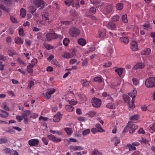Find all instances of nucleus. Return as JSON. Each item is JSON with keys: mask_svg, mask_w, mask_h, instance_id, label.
I'll return each instance as SVG.
<instances>
[{"mask_svg": "<svg viewBox=\"0 0 155 155\" xmlns=\"http://www.w3.org/2000/svg\"><path fill=\"white\" fill-rule=\"evenodd\" d=\"M78 43L81 46H84L86 43V40L83 38L79 39L78 40Z\"/></svg>", "mask_w": 155, "mask_h": 155, "instance_id": "28", "label": "nucleus"}, {"mask_svg": "<svg viewBox=\"0 0 155 155\" xmlns=\"http://www.w3.org/2000/svg\"><path fill=\"white\" fill-rule=\"evenodd\" d=\"M69 33L71 36L76 37L79 35L80 31L78 28L72 27L69 29Z\"/></svg>", "mask_w": 155, "mask_h": 155, "instance_id": "4", "label": "nucleus"}, {"mask_svg": "<svg viewBox=\"0 0 155 155\" xmlns=\"http://www.w3.org/2000/svg\"><path fill=\"white\" fill-rule=\"evenodd\" d=\"M146 86L148 88H152L155 87V77H150L145 81Z\"/></svg>", "mask_w": 155, "mask_h": 155, "instance_id": "3", "label": "nucleus"}, {"mask_svg": "<svg viewBox=\"0 0 155 155\" xmlns=\"http://www.w3.org/2000/svg\"><path fill=\"white\" fill-rule=\"evenodd\" d=\"M55 91V89L50 88L48 90L46 94L43 93L42 95L44 98L48 99L51 97V95L54 94Z\"/></svg>", "mask_w": 155, "mask_h": 155, "instance_id": "7", "label": "nucleus"}, {"mask_svg": "<svg viewBox=\"0 0 155 155\" xmlns=\"http://www.w3.org/2000/svg\"><path fill=\"white\" fill-rule=\"evenodd\" d=\"M30 113L31 111L30 110H25L22 113L21 115L23 117H27Z\"/></svg>", "mask_w": 155, "mask_h": 155, "instance_id": "32", "label": "nucleus"}, {"mask_svg": "<svg viewBox=\"0 0 155 155\" xmlns=\"http://www.w3.org/2000/svg\"><path fill=\"white\" fill-rule=\"evenodd\" d=\"M90 132V130L89 129L84 130L82 132V134L84 136H86L89 134Z\"/></svg>", "mask_w": 155, "mask_h": 155, "instance_id": "49", "label": "nucleus"}, {"mask_svg": "<svg viewBox=\"0 0 155 155\" xmlns=\"http://www.w3.org/2000/svg\"><path fill=\"white\" fill-rule=\"evenodd\" d=\"M15 43L18 45H22L24 41L20 37H16L14 39Z\"/></svg>", "mask_w": 155, "mask_h": 155, "instance_id": "21", "label": "nucleus"}, {"mask_svg": "<svg viewBox=\"0 0 155 155\" xmlns=\"http://www.w3.org/2000/svg\"><path fill=\"white\" fill-rule=\"evenodd\" d=\"M112 63L110 61H108L107 63H105L104 64L103 66L104 68H107L111 66Z\"/></svg>", "mask_w": 155, "mask_h": 155, "instance_id": "52", "label": "nucleus"}, {"mask_svg": "<svg viewBox=\"0 0 155 155\" xmlns=\"http://www.w3.org/2000/svg\"><path fill=\"white\" fill-rule=\"evenodd\" d=\"M143 26L144 28L147 30H149L152 28V27L149 22H147L145 23L143 25Z\"/></svg>", "mask_w": 155, "mask_h": 155, "instance_id": "23", "label": "nucleus"}, {"mask_svg": "<svg viewBox=\"0 0 155 155\" xmlns=\"http://www.w3.org/2000/svg\"><path fill=\"white\" fill-rule=\"evenodd\" d=\"M137 93V91L135 90H134L133 91H132L129 94V96L132 97V104H133V103L134 102V98L136 96Z\"/></svg>", "mask_w": 155, "mask_h": 155, "instance_id": "18", "label": "nucleus"}, {"mask_svg": "<svg viewBox=\"0 0 155 155\" xmlns=\"http://www.w3.org/2000/svg\"><path fill=\"white\" fill-rule=\"evenodd\" d=\"M132 80L134 85H137L139 84V81L137 79H136L135 78H134L132 79Z\"/></svg>", "mask_w": 155, "mask_h": 155, "instance_id": "56", "label": "nucleus"}, {"mask_svg": "<svg viewBox=\"0 0 155 155\" xmlns=\"http://www.w3.org/2000/svg\"><path fill=\"white\" fill-rule=\"evenodd\" d=\"M0 8L6 12H8V9L3 5L1 4H0Z\"/></svg>", "mask_w": 155, "mask_h": 155, "instance_id": "59", "label": "nucleus"}, {"mask_svg": "<svg viewBox=\"0 0 155 155\" xmlns=\"http://www.w3.org/2000/svg\"><path fill=\"white\" fill-rule=\"evenodd\" d=\"M34 66V65L33 64H29L28 66H27V69L29 73H32L33 72V69L32 68Z\"/></svg>", "mask_w": 155, "mask_h": 155, "instance_id": "31", "label": "nucleus"}, {"mask_svg": "<svg viewBox=\"0 0 155 155\" xmlns=\"http://www.w3.org/2000/svg\"><path fill=\"white\" fill-rule=\"evenodd\" d=\"M46 36V40L49 42L53 39L57 38V35L55 33H47Z\"/></svg>", "mask_w": 155, "mask_h": 155, "instance_id": "8", "label": "nucleus"}, {"mask_svg": "<svg viewBox=\"0 0 155 155\" xmlns=\"http://www.w3.org/2000/svg\"><path fill=\"white\" fill-rule=\"evenodd\" d=\"M16 118L18 122H20L23 120V117L22 115L21 116L17 115L16 117Z\"/></svg>", "mask_w": 155, "mask_h": 155, "instance_id": "55", "label": "nucleus"}, {"mask_svg": "<svg viewBox=\"0 0 155 155\" xmlns=\"http://www.w3.org/2000/svg\"><path fill=\"white\" fill-rule=\"evenodd\" d=\"M8 141V140L6 138H2L0 139V144L6 143Z\"/></svg>", "mask_w": 155, "mask_h": 155, "instance_id": "57", "label": "nucleus"}, {"mask_svg": "<svg viewBox=\"0 0 155 155\" xmlns=\"http://www.w3.org/2000/svg\"><path fill=\"white\" fill-rule=\"evenodd\" d=\"M61 118V115L59 112L54 116L53 120L54 122H58L60 120Z\"/></svg>", "mask_w": 155, "mask_h": 155, "instance_id": "15", "label": "nucleus"}, {"mask_svg": "<svg viewBox=\"0 0 155 155\" xmlns=\"http://www.w3.org/2000/svg\"><path fill=\"white\" fill-rule=\"evenodd\" d=\"M10 19L12 21L13 23H17V19L14 17L11 16L10 17Z\"/></svg>", "mask_w": 155, "mask_h": 155, "instance_id": "61", "label": "nucleus"}, {"mask_svg": "<svg viewBox=\"0 0 155 155\" xmlns=\"http://www.w3.org/2000/svg\"><path fill=\"white\" fill-rule=\"evenodd\" d=\"M50 15L48 14H44L42 16V20L41 24L45 25H48L50 24L52 20Z\"/></svg>", "mask_w": 155, "mask_h": 155, "instance_id": "2", "label": "nucleus"}, {"mask_svg": "<svg viewBox=\"0 0 155 155\" xmlns=\"http://www.w3.org/2000/svg\"><path fill=\"white\" fill-rule=\"evenodd\" d=\"M130 48L133 51H136L138 49L137 43L135 41H133L130 44Z\"/></svg>", "mask_w": 155, "mask_h": 155, "instance_id": "19", "label": "nucleus"}, {"mask_svg": "<svg viewBox=\"0 0 155 155\" xmlns=\"http://www.w3.org/2000/svg\"><path fill=\"white\" fill-rule=\"evenodd\" d=\"M12 150L9 148H6L3 150L4 153L6 154H10Z\"/></svg>", "mask_w": 155, "mask_h": 155, "instance_id": "50", "label": "nucleus"}, {"mask_svg": "<svg viewBox=\"0 0 155 155\" xmlns=\"http://www.w3.org/2000/svg\"><path fill=\"white\" fill-rule=\"evenodd\" d=\"M137 93V91L135 90H134L133 91H132L129 94V96L132 97V104H133V103L134 102V98L136 96Z\"/></svg>", "mask_w": 155, "mask_h": 155, "instance_id": "17", "label": "nucleus"}, {"mask_svg": "<svg viewBox=\"0 0 155 155\" xmlns=\"http://www.w3.org/2000/svg\"><path fill=\"white\" fill-rule=\"evenodd\" d=\"M92 154L93 155H102V154L98 150L96 149H94L92 151Z\"/></svg>", "mask_w": 155, "mask_h": 155, "instance_id": "48", "label": "nucleus"}, {"mask_svg": "<svg viewBox=\"0 0 155 155\" xmlns=\"http://www.w3.org/2000/svg\"><path fill=\"white\" fill-rule=\"evenodd\" d=\"M106 31L104 29H103L101 30L99 32V35L100 38H104L106 35Z\"/></svg>", "mask_w": 155, "mask_h": 155, "instance_id": "24", "label": "nucleus"}, {"mask_svg": "<svg viewBox=\"0 0 155 155\" xmlns=\"http://www.w3.org/2000/svg\"><path fill=\"white\" fill-rule=\"evenodd\" d=\"M5 3L6 5L10 6L12 4V2L11 0H7Z\"/></svg>", "mask_w": 155, "mask_h": 155, "instance_id": "60", "label": "nucleus"}, {"mask_svg": "<svg viewBox=\"0 0 155 155\" xmlns=\"http://www.w3.org/2000/svg\"><path fill=\"white\" fill-rule=\"evenodd\" d=\"M120 40L122 42L125 44H127L129 41V39L128 37H122L120 38Z\"/></svg>", "mask_w": 155, "mask_h": 155, "instance_id": "25", "label": "nucleus"}, {"mask_svg": "<svg viewBox=\"0 0 155 155\" xmlns=\"http://www.w3.org/2000/svg\"><path fill=\"white\" fill-rule=\"evenodd\" d=\"M17 61L20 64H22L24 65L25 64V63L20 58H18Z\"/></svg>", "mask_w": 155, "mask_h": 155, "instance_id": "63", "label": "nucleus"}, {"mask_svg": "<svg viewBox=\"0 0 155 155\" xmlns=\"http://www.w3.org/2000/svg\"><path fill=\"white\" fill-rule=\"evenodd\" d=\"M113 7L112 5L108 4L102 9L101 12L104 14H108L112 12Z\"/></svg>", "mask_w": 155, "mask_h": 155, "instance_id": "5", "label": "nucleus"}, {"mask_svg": "<svg viewBox=\"0 0 155 155\" xmlns=\"http://www.w3.org/2000/svg\"><path fill=\"white\" fill-rule=\"evenodd\" d=\"M42 140L45 145H47L48 144V141L46 137H43L42 138Z\"/></svg>", "mask_w": 155, "mask_h": 155, "instance_id": "51", "label": "nucleus"}, {"mask_svg": "<svg viewBox=\"0 0 155 155\" xmlns=\"http://www.w3.org/2000/svg\"><path fill=\"white\" fill-rule=\"evenodd\" d=\"M64 130L68 135H71L73 131L71 128L66 127L64 128Z\"/></svg>", "mask_w": 155, "mask_h": 155, "instance_id": "35", "label": "nucleus"}, {"mask_svg": "<svg viewBox=\"0 0 155 155\" xmlns=\"http://www.w3.org/2000/svg\"><path fill=\"white\" fill-rule=\"evenodd\" d=\"M74 0H66L64 2L65 4L68 6H70L71 5L72 7H74Z\"/></svg>", "mask_w": 155, "mask_h": 155, "instance_id": "26", "label": "nucleus"}, {"mask_svg": "<svg viewBox=\"0 0 155 155\" xmlns=\"http://www.w3.org/2000/svg\"><path fill=\"white\" fill-rule=\"evenodd\" d=\"M106 26L108 28L112 30H115L116 29L115 24L113 22H108Z\"/></svg>", "mask_w": 155, "mask_h": 155, "instance_id": "14", "label": "nucleus"}, {"mask_svg": "<svg viewBox=\"0 0 155 155\" xmlns=\"http://www.w3.org/2000/svg\"><path fill=\"white\" fill-rule=\"evenodd\" d=\"M115 71L118 74L119 76H121L123 72V69L122 68H119L115 70Z\"/></svg>", "mask_w": 155, "mask_h": 155, "instance_id": "34", "label": "nucleus"}, {"mask_svg": "<svg viewBox=\"0 0 155 155\" xmlns=\"http://www.w3.org/2000/svg\"><path fill=\"white\" fill-rule=\"evenodd\" d=\"M69 42V39L67 38H65L63 41V45L66 46H67L68 45Z\"/></svg>", "mask_w": 155, "mask_h": 155, "instance_id": "45", "label": "nucleus"}, {"mask_svg": "<svg viewBox=\"0 0 155 155\" xmlns=\"http://www.w3.org/2000/svg\"><path fill=\"white\" fill-rule=\"evenodd\" d=\"M39 143L38 140L36 139H31L28 141V144L32 147L37 146L38 144Z\"/></svg>", "mask_w": 155, "mask_h": 155, "instance_id": "13", "label": "nucleus"}, {"mask_svg": "<svg viewBox=\"0 0 155 155\" xmlns=\"http://www.w3.org/2000/svg\"><path fill=\"white\" fill-rule=\"evenodd\" d=\"M70 148L71 150L73 151L81 150L84 149V148L82 147L79 146H70Z\"/></svg>", "mask_w": 155, "mask_h": 155, "instance_id": "16", "label": "nucleus"}, {"mask_svg": "<svg viewBox=\"0 0 155 155\" xmlns=\"http://www.w3.org/2000/svg\"><path fill=\"white\" fill-rule=\"evenodd\" d=\"M96 128L98 132L102 133L105 132L104 130L103 129L101 125L99 124H97L95 125Z\"/></svg>", "mask_w": 155, "mask_h": 155, "instance_id": "29", "label": "nucleus"}, {"mask_svg": "<svg viewBox=\"0 0 155 155\" xmlns=\"http://www.w3.org/2000/svg\"><path fill=\"white\" fill-rule=\"evenodd\" d=\"M121 20L124 23H127L128 22V21L126 14L123 15L122 16Z\"/></svg>", "mask_w": 155, "mask_h": 155, "instance_id": "40", "label": "nucleus"}, {"mask_svg": "<svg viewBox=\"0 0 155 155\" xmlns=\"http://www.w3.org/2000/svg\"><path fill=\"white\" fill-rule=\"evenodd\" d=\"M94 82H97L100 83L102 82V77L101 76L96 77L94 79Z\"/></svg>", "mask_w": 155, "mask_h": 155, "instance_id": "33", "label": "nucleus"}, {"mask_svg": "<svg viewBox=\"0 0 155 155\" xmlns=\"http://www.w3.org/2000/svg\"><path fill=\"white\" fill-rule=\"evenodd\" d=\"M75 51L73 49L72 52L69 53L67 52H64L62 55V57L66 58H70L73 57L75 54Z\"/></svg>", "mask_w": 155, "mask_h": 155, "instance_id": "11", "label": "nucleus"}, {"mask_svg": "<svg viewBox=\"0 0 155 155\" xmlns=\"http://www.w3.org/2000/svg\"><path fill=\"white\" fill-rule=\"evenodd\" d=\"M92 105L95 107H99L101 104V99L96 97H93L91 101Z\"/></svg>", "mask_w": 155, "mask_h": 155, "instance_id": "6", "label": "nucleus"}, {"mask_svg": "<svg viewBox=\"0 0 155 155\" xmlns=\"http://www.w3.org/2000/svg\"><path fill=\"white\" fill-rule=\"evenodd\" d=\"M33 3L38 8L41 7V8H43L45 7L44 2L42 0H34Z\"/></svg>", "mask_w": 155, "mask_h": 155, "instance_id": "10", "label": "nucleus"}, {"mask_svg": "<svg viewBox=\"0 0 155 155\" xmlns=\"http://www.w3.org/2000/svg\"><path fill=\"white\" fill-rule=\"evenodd\" d=\"M96 114V113L94 111H91L88 112V115L89 117H93Z\"/></svg>", "mask_w": 155, "mask_h": 155, "instance_id": "54", "label": "nucleus"}, {"mask_svg": "<svg viewBox=\"0 0 155 155\" xmlns=\"http://www.w3.org/2000/svg\"><path fill=\"white\" fill-rule=\"evenodd\" d=\"M18 32L20 36H23L25 35L24 31L22 28H20Z\"/></svg>", "mask_w": 155, "mask_h": 155, "instance_id": "58", "label": "nucleus"}, {"mask_svg": "<svg viewBox=\"0 0 155 155\" xmlns=\"http://www.w3.org/2000/svg\"><path fill=\"white\" fill-rule=\"evenodd\" d=\"M137 133L138 134H144L145 132L142 128H140L138 131Z\"/></svg>", "mask_w": 155, "mask_h": 155, "instance_id": "64", "label": "nucleus"}, {"mask_svg": "<svg viewBox=\"0 0 155 155\" xmlns=\"http://www.w3.org/2000/svg\"><path fill=\"white\" fill-rule=\"evenodd\" d=\"M80 82L83 86L87 87L89 85V82L86 79H81Z\"/></svg>", "mask_w": 155, "mask_h": 155, "instance_id": "27", "label": "nucleus"}, {"mask_svg": "<svg viewBox=\"0 0 155 155\" xmlns=\"http://www.w3.org/2000/svg\"><path fill=\"white\" fill-rule=\"evenodd\" d=\"M47 137L50 140L54 142L58 143L61 141V139L57 138L52 134L48 135Z\"/></svg>", "mask_w": 155, "mask_h": 155, "instance_id": "12", "label": "nucleus"}, {"mask_svg": "<svg viewBox=\"0 0 155 155\" xmlns=\"http://www.w3.org/2000/svg\"><path fill=\"white\" fill-rule=\"evenodd\" d=\"M96 9L94 7H91L89 10V13L93 15L96 12Z\"/></svg>", "mask_w": 155, "mask_h": 155, "instance_id": "44", "label": "nucleus"}, {"mask_svg": "<svg viewBox=\"0 0 155 155\" xmlns=\"http://www.w3.org/2000/svg\"><path fill=\"white\" fill-rule=\"evenodd\" d=\"M28 10L30 13L33 14L36 10V8L34 6H31L28 7Z\"/></svg>", "mask_w": 155, "mask_h": 155, "instance_id": "36", "label": "nucleus"}, {"mask_svg": "<svg viewBox=\"0 0 155 155\" xmlns=\"http://www.w3.org/2000/svg\"><path fill=\"white\" fill-rule=\"evenodd\" d=\"M111 141L115 142L114 145L116 146L117 145L119 144L120 142V140L118 139L117 137H114L111 140Z\"/></svg>", "mask_w": 155, "mask_h": 155, "instance_id": "38", "label": "nucleus"}, {"mask_svg": "<svg viewBox=\"0 0 155 155\" xmlns=\"http://www.w3.org/2000/svg\"><path fill=\"white\" fill-rule=\"evenodd\" d=\"M65 109L68 112H72L73 110L74 107L70 105H66L65 106Z\"/></svg>", "mask_w": 155, "mask_h": 155, "instance_id": "39", "label": "nucleus"}, {"mask_svg": "<svg viewBox=\"0 0 155 155\" xmlns=\"http://www.w3.org/2000/svg\"><path fill=\"white\" fill-rule=\"evenodd\" d=\"M139 116L138 114H135L130 117V119L131 120H137L138 119Z\"/></svg>", "mask_w": 155, "mask_h": 155, "instance_id": "42", "label": "nucleus"}, {"mask_svg": "<svg viewBox=\"0 0 155 155\" xmlns=\"http://www.w3.org/2000/svg\"><path fill=\"white\" fill-rule=\"evenodd\" d=\"M117 104L116 105L114 103L111 102L108 103L106 105V107L110 109H114L115 108Z\"/></svg>", "mask_w": 155, "mask_h": 155, "instance_id": "22", "label": "nucleus"}, {"mask_svg": "<svg viewBox=\"0 0 155 155\" xmlns=\"http://www.w3.org/2000/svg\"><path fill=\"white\" fill-rule=\"evenodd\" d=\"M144 66V64L142 63H139L137 64L134 66L135 69L138 68H142Z\"/></svg>", "mask_w": 155, "mask_h": 155, "instance_id": "30", "label": "nucleus"}, {"mask_svg": "<svg viewBox=\"0 0 155 155\" xmlns=\"http://www.w3.org/2000/svg\"><path fill=\"white\" fill-rule=\"evenodd\" d=\"M18 153L15 150H12L10 155H18Z\"/></svg>", "mask_w": 155, "mask_h": 155, "instance_id": "62", "label": "nucleus"}, {"mask_svg": "<svg viewBox=\"0 0 155 155\" xmlns=\"http://www.w3.org/2000/svg\"><path fill=\"white\" fill-rule=\"evenodd\" d=\"M20 14L22 18H25L26 15V11L23 8H21L20 10Z\"/></svg>", "mask_w": 155, "mask_h": 155, "instance_id": "37", "label": "nucleus"}, {"mask_svg": "<svg viewBox=\"0 0 155 155\" xmlns=\"http://www.w3.org/2000/svg\"><path fill=\"white\" fill-rule=\"evenodd\" d=\"M120 17L118 15H115L113 16L112 19L113 21H116L119 20Z\"/></svg>", "mask_w": 155, "mask_h": 155, "instance_id": "46", "label": "nucleus"}, {"mask_svg": "<svg viewBox=\"0 0 155 155\" xmlns=\"http://www.w3.org/2000/svg\"><path fill=\"white\" fill-rule=\"evenodd\" d=\"M44 46L45 48L48 50H50L54 48V47L51 45L47 44H45L44 45Z\"/></svg>", "mask_w": 155, "mask_h": 155, "instance_id": "47", "label": "nucleus"}, {"mask_svg": "<svg viewBox=\"0 0 155 155\" xmlns=\"http://www.w3.org/2000/svg\"><path fill=\"white\" fill-rule=\"evenodd\" d=\"M151 51V50L150 48H147L142 51L141 52V54L142 55H148L150 54Z\"/></svg>", "mask_w": 155, "mask_h": 155, "instance_id": "20", "label": "nucleus"}, {"mask_svg": "<svg viewBox=\"0 0 155 155\" xmlns=\"http://www.w3.org/2000/svg\"><path fill=\"white\" fill-rule=\"evenodd\" d=\"M149 131L151 133H153L155 131L154 124H153L150 126L149 130Z\"/></svg>", "mask_w": 155, "mask_h": 155, "instance_id": "41", "label": "nucleus"}, {"mask_svg": "<svg viewBox=\"0 0 155 155\" xmlns=\"http://www.w3.org/2000/svg\"><path fill=\"white\" fill-rule=\"evenodd\" d=\"M124 100L125 102L127 103L129 107L131 109L134 108L135 107L134 103L132 104V101H130V98L129 96H125L124 97Z\"/></svg>", "mask_w": 155, "mask_h": 155, "instance_id": "9", "label": "nucleus"}, {"mask_svg": "<svg viewBox=\"0 0 155 155\" xmlns=\"http://www.w3.org/2000/svg\"><path fill=\"white\" fill-rule=\"evenodd\" d=\"M141 143H144L145 144H147L148 143V141L146 139L142 138L140 140H138Z\"/></svg>", "mask_w": 155, "mask_h": 155, "instance_id": "53", "label": "nucleus"}, {"mask_svg": "<svg viewBox=\"0 0 155 155\" xmlns=\"http://www.w3.org/2000/svg\"><path fill=\"white\" fill-rule=\"evenodd\" d=\"M128 128L130 129L129 132L130 134H133L135 132V130L138 128V126L136 124H134L132 122L130 121L128 123L127 125L124 128L123 132H126Z\"/></svg>", "mask_w": 155, "mask_h": 155, "instance_id": "1", "label": "nucleus"}, {"mask_svg": "<svg viewBox=\"0 0 155 155\" xmlns=\"http://www.w3.org/2000/svg\"><path fill=\"white\" fill-rule=\"evenodd\" d=\"M123 7V5L121 3H117L116 6L117 9L119 10H121L122 9Z\"/></svg>", "mask_w": 155, "mask_h": 155, "instance_id": "43", "label": "nucleus"}]
</instances>
